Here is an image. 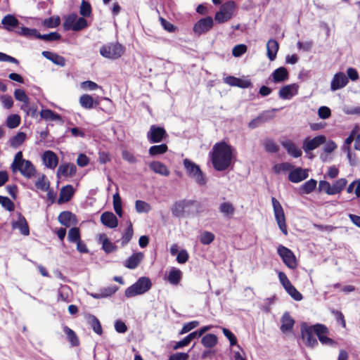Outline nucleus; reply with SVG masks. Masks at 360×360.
Segmentation results:
<instances>
[{"label":"nucleus","mask_w":360,"mask_h":360,"mask_svg":"<svg viewBox=\"0 0 360 360\" xmlns=\"http://www.w3.org/2000/svg\"><path fill=\"white\" fill-rule=\"evenodd\" d=\"M315 325L306 327L302 329V337L305 344L310 347H314L318 345L315 337Z\"/></svg>","instance_id":"nucleus-12"},{"label":"nucleus","mask_w":360,"mask_h":360,"mask_svg":"<svg viewBox=\"0 0 360 360\" xmlns=\"http://www.w3.org/2000/svg\"><path fill=\"white\" fill-rule=\"evenodd\" d=\"M70 292V288L69 286L66 285H62L58 290V301L69 302L70 301L69 299Z\"/></svg>","instance_id":"nucleus-42"},{"label":"nucleus","mask_w":360,"mask_h":360,"mask_svg":"<svg viewBox=\"0 0 360 360\" xmlns=\"http://www.w3.org/2000/svg\"><path fill=\"white\" fill-rule=\"evenodd\" d=\"M167 150L168 147L165 143L154 145L150 147L148 150V154L151 157H155L157 155L165 153Z\"/></svg>","instance_id":"nucleus-36"},{"label":"nucleus","mask_w":360,"mask_h":360,"mask_svg":"<svg viewBox=\"0 0 360 360\" xmlns=\"http://www.w3.org/2000/svg\"><path fill=\"white\" fill-rule=\"evenodd\" d=\"M278 43L274 39H269L266 44L267 56L271 61L276 58L278 51Z\"/></svg>","instance_id":"nucleus-32"},{"label":"nucleus","mask_w":360,"mask_h":360,"mask_svg":"<svg viewBox=\"0 0 360 360\" xmlns=\"http://www.w3.org/2000/svg\"><path fill=\"white\" fill-rule=\"evenodd\" d=\"M281 145L286 150L287 153L293 158H299L302 154L301 149L297 148L295 143L290 140L282 141Z\"/></svg>","instance_id":"nucleus-23"},{"label":"nucleus","mask_w":360,"mask_h":360,"mask_svg":"<svg viewBox=\"0 0 360 360\" xmlns=\"http://www.w3.org/2000/svg\"><path fill=\"white\" fill-rule=\"evenodd\" d=\"M271 202L274 213L275 219L277 222L279 229L286 236L288 235L287 226L285 222V216L283 209L279 201L274 197L271 198Z\"/></svg>","instance_id":"nucleus-6"},{"label":"nucleus","mask_w":360,"mask_h":360,"mask_svg":"<svg viewBox=\"0 0 360 360\" xmlns=\"http://www.w3.org/2000/svg\"><path fill=\"white\" fill-rule=\"evenodd\" d=\"M80 105L85 109H91L98 105V102L94 101L93 97L89 94H83L79 100Z\"/></svg>","instance_id":"nucleus-33"},{"label":"nucleus","mask_w":360,"mask_h":360,"mask_svg":"<svg viewBox=\"0 0 360 360\" xmlns=\"http://www.w3.org/2000/svg\"><path fill=\"white\" fill-rule=\"evenodd\" d=\"M26 135L24 132H18L11 139V146L16 148L21 145L25 140Z\"/></svg>","instance_id":"nucleus-51"},{"label":"nucleus","mask_w":360,"mask_h":360,"mask_svg":"<svg viewBox=\"0 0 360 360\" xmlns=\"http://www.w3.org/2000/svg\"><path fill=\"white\" fill-rule=\"evenodd\" d=\"M11 169L13 173L19 172L26 179H32L35 176L37 173L32 162L23 158L22 151H18L15 155Z\"/></svg>","instance_id":"nucleus-2"},{"label":"nucleus","mask_w":360,"mask_h":360,"mask_svg":"<svg viewBox=\"0 0 360 360\" xmlns=\"http://www.w3.org/2000/svg\"><path fill=\"white\" fill-rule=\"evenodd\" d=\"M77 168L74 164L66 163L60 165L57 170V177H71L76 173Z\"/></svg>","instance_id":"nucleus-17"},{"label":"nucleus","mask_w":360,"mask_h":360,"mask_svg":"<svg viewBox=\"0 0 360 360\" xmlns=\"http://www.w3.org/2000/svg\"><path fill=\"white\" fill-rule=\"evenodd\" d=\"M319 191H323L328 195H333L332 186L326 181H320L319 184Z\"/></svg>","instance_id":"nucleus-61"},{"label":"nucleus","mask_w":360,"mask_h":360,"mask_svg":"<svg viewBox=\"0 0 360 360\" xmlns=\"http://www.w3.org/2000/svg\"><path fill=\"white\" fill-rule=\"evenodd\" d=\"M40 116L42 119L45 120H51V121H60L61 117L60 115L54 112L51 110L45 109L42 110L40 112Z\"/></svg>","instance_id":"nucleus-37"},{"label":"nucleus","mask_w":360,"mask_h":360,"mask_svg":"<svg viewBox=\"0 0 360 360\" xmlns=\"http://www.w3.org/2000/svg\"><path fill=\"white\" fill-rule=\"evenodd\" d=\"M152 287L150 279L146 276L140 277L136 283L128 287L124 291L127 297H133L147 292Z\"/></svg>","instance_id":"nucleus-3"},{"label":"nucleus","mask_w":360,"mask_h":360,"mask_svg":"<svg viewBox=\"0 0 360 360\" xmlns=\"http://www.w3.org/2000/svg\"><path fill=\"white\" fill-rule=\"evenodd\" d=\"M77 15L76 13L70 14L65 20L63 22V28L65 30H73V27L76 22Z\"/></svg>","instance_id":"nucleus-48"},{"label":"nucleus","mask_w":360,"mask_h":360,"mask_svg":"<svg viewBox=\"0 0 360 360\" xmlns=\"http://www.w3.org/2000/svg\"><path fill=\"white\" fill-rule=\"evenodd\" d=\"M214 239V235L209 231H204L200 237V241L203 245L210 244Z\"/></svg>","instance_id":"nucleus-58"},{"label":"nucleus","mask_w":360,"mask_h":360,"mask_svg":"<svg viewBox=\"0 0 360 360\" xmlns=\"http://www.w3.org/2000/svg\"><path fill=\"white\" fill-rule=\"evenodd\" d=\"M63 331L67 335V338L70 342L72 346H77L79 345V340L75 331L66 326L63 327Z\"/></svg>","instance_id":"nucleus-45"},{"label":"nucleus","mask_w":360,"mask_h":360,"mask_svg":"<svg viewBox=\"0 0 360 360\" xmlns=\"http://www.w3.org/2000/svg\"><path fill=\"white\" fill-rule=\"evenodd\" d=\"M0 205L9 212H12L15 209L13 202L8 197L0 195Z\"/></svg>","instance_id":"nucleus-53"},{"label":"nucleus","mask_w":360,"mask_h":360,"mask_svg":"<svg viewBox=\"0 0 360 360\" xmlns=\"http://www.w3.org/2000/svg\"><path fill=\"white\" fill-rule=\"evenodd\" d=\"M42 160L44 165L50 169L56 167L58 159L55 153L51 150H46L42 155Z\"/></svg>","instance_id":"nucleus-20"},{"label":"nucleus","mask_w":360,"mask_h":360,"mask_svg":"<svg viewBox=\"0 0 360 360\" xmlns=\"http://www.w3.org/2000/svg\"><path fill=\"white\" fill-rule=\"evenodd\" d=\"M88 322L91 326L93 330L98 335H101L103 333V330L101 327V324L99 320L94 315H89L88 319Z\"/></svg>","instance_id":"nucleus-40"},{"label":"nucleus","mask_w":360,"mask_h":360,"mask_svg":"<svg viewBox=\"0 0 360 360\" xmlns=\"http://www.w3.org/2000/svg\"><path fill=\"white\" fill-rule=\"evenodd\" d=\"M183 164L187 174L193 179L199 186L206 184L207 178L198 165L187 158L184 160Z\"/></svg>","instance_id":"nucleus-4"},{"label":"nucleus","mask_w":360,"mask_h":360,"mask_svg":"<svg viewBox=\"0 0 360 360\" xmlns=\"http://www.w3.org/2000/svg\"><path fill=\"white\" fill-rule=\"evenodd\" d=\"M285 290L295 300L300 301L302 300V294L292 284Z\"/></svg>","instance_id":"nucleus-59"},{"label":"nucleus","mask_w":360,"mask_h":360,"mask_svg":"<svg viewBox=\"0 0 360 360\" xmlns=\"http://www.w3.org/2000/svg\"><path fill=\"white\" fill-rule=\"evenodd\" d=\"M124 51V49L120 44L110 43L103 45L100 49V54L104 58L115 60L120 58Z\"/></svg>","instance_id":"nucleus-5"},{"label":"nucleus","mask_w":360,"mask_h":360,"mask_svg":"<svg viewBox=\"0 0 360 360\" xmlns=\"http://www.w3.org/2000/svg\"><path fill=\"white\" fill-rule=\"evenodd\" d=\"M88 26L87 20L84 18H77L76 22L73 27V31L82 30Z\"/></svg>","instance_id":"nucleus-63"},{"label":"nucleus","mask_w":360,"mask_h":360,"mask_svg":"<svg viewBox=\"0 0 360 360\" xmlns=\"http://www.w3.org/2000/svg\"><path fill=\"white\" fill-rule=\"evenodd\" d=\"M233 148L226 142L217 143L212 148L211 160L217 171H224L231 165L233 159Z\"/></svg>","instance_id":"nucleus-1"},{"label":"nucleus","mask_w":360,"mask_h":360,"mask_svg":"<svg viewBox=\"0 0 360 360\" xmlns=\"http://www.w3.org/2000/svg\"><path fill=\"white\" fill-rule=\"evenodd\" d=\"M308 177V170L301 167L295 168L290 172L288 179L292 183H299Z\"/></svg>","instance_id":"nucleus-18"},{"label":"nucleus","mask_w":360,"mask_h":360,"mask_svg":"<svg viewBox=\"0 0 360 360\" xmlns=\"http://www.w3.org/2000/svg\"><path fill=\"white\" fill-rule=\"evenodd\" d=\"M113 207L116 214L121 217L122 216V200L118 193L113 195Z\"/></svg>","instance_id":"nucleus-50"},{"label":"nucleus","mask_w":360,"mask_h":360,"mask_svg":"<svg viewBox=\"0 0 360 360\" xmlns=\"http://www.w3.org/2000/svg\"><path fill=\"white\" fill-rule=\"evenodd\" d=\"M12 228L13 229H19L20 233L24 236L30 234V229L26 219L21 214H18V219L12 222Z\"/></svg>","instance_id":"nucleus-19"},{"label":"nucleus","mask_w":360,"mask_h":360,"mask_svg":"<svg viewBox=\"0 0 360 360\" xmlns=\"http://www.w3.org/2000/svg\"><path fill=\"white\" fill-rule=\"evenodd\" d=\"M58 219L62 225L70 227L75 220V215L69 211H63L60 212Z\"/></svg>","instance_id":"nucleus-31"},{"label":"nucleus","mask_w":360,"mask_h":360,"mask_svg":"<svg viewBox=\"0 0 360 360\" xmlns=\"http://www.w3.org/2000/svg\"><path fill=\"white\" fill-rule=\"evenodd\" d=\"M42 56L46 59L51 60L53 63L64 67L65 65V59L64 57L49 51H44L41 53Z\"/></svg>","instance_id":"nucleus-27"},{"label":"nucleus","mask_w":360,"mask_h":360,"mask_svg":"<svg viewBox=\"0 0 360 360\" xmlns=\"http://www.w3.org/2000/svg\"><path fill=\"white\" fill-rule=\"evenodd\" d=\"M14 97L17 101L23 103L21 105V109L22 110H26L27 105L29 104L30 99L25 91L21 89H16L14 91Z\"/></svg>","instance_id":"nucleus-34"},{"label":"nucleus","mask_w":360,"mask_h":360,"mask_svg":"<svg viewBox=\"0 0 360 360\" xmlns=\"http://www.w3.org/2000/svg\"><path fill=\"white\" fill-rule=\"evenodd\" d=\"M181 278V271L176 268H173L170 270L167 279L169 282L173 285H177Z\"/></svg>","instance_id":"nucleus-41"},{"label":"nucleus","mask_w":360,"mask_h":360,"mask_svg":"<svg viewBox=\"0 0 360 360\" xmlns=\"http://www.w3.org/2000/svg\"><path fill=\"white\" fill-rule=\"evenodd\" d=\"M149 168L155 173L162 176H168L170 174L169 170L165 165L159 161H153L149 164Z\"/></svg>","instance_id":"nucleus-28"},{"label":"nucleus","mask_w":360,"mask_h":360,"mask_svg":"<svg viewBox=\"0 0 360 360\" xmlns=\"http://www.w3.org/2000/svg\"><path fill=\"white\" fill-rule=\"evenodd\" d=\"M37 39H42L47 41H56L60 39V34L56 32H50L49 34H41L39 33Z\"/></svg>","instance_id":"nucleus-55"},{"label":"nucleus","mask_w":360,"mask_h":360,"mask_svg":"<svg viewBox=\"0 0 360 360\" xmlns=\"http://www.w3.org/2000/svg\"><path fill=\"white\" fill-rule=\"evenodd\" d=\"M16 32L22 36L27 37H35L37 39V35L39 34L38 31L36 29H31L26 27H21L19 28Z\"/></svg>","instance_id":"nucleus-44"},{"label":"nucleus","mask_w":360,"mask_h":360,"mask_svg":"<svg viewBox=\"0 0 360 360\" xmlns=\"http://www.w3.org/2000/svg\"><path fill=\"white\" fill-rule=\"evenodd\" d=\"M236 4L234 1H229L221 5L219 11L215 13L214 20L218 23L229 21L233 15Z\"/></svg>","instance_id":"nucleus-7"},{"label":"nucleus","mask_w":360,"mask_h":360,"mask_svg":"<svg viewBox=\"0 0 360 360\" xmlns=\"http://www.w3.org/2000/svg\"><path fill=\"white\" fill-rule=\"evenodd\" d=\"M117 287L115 285L102 288L98 292L91 293L90 295L95 299H101L110 297L116 292Z\"/></svg>","instance_id":"nucleus-30"},{"label":"nucleus","mask_w":360,"mask_h":360,"mask_svg":"<svg viewBox=\"0 0 360 360\" xmlns=\"http://www.w3.org/2000/svg\"><path fill=\"white\" fill-rule=\"evenodd\" d=\"M195 203V201L191 200H183L176 202L172 207V213L174 217H181L184 215L186 209Z\"/></svg>","instance_id":"nucleus-13"},{"label":"nucleus","mask_w":360,"mask_h":360,"mask_svg":"<svg viewBox=\"0 0 360 360\" xmlns=\"http://www.w3.org/2000/svg\"><path fill=\"white\" fill-rule=\"evenodd\" d=\"M102 224L110 229L117 226L118 221L116 216L111 212H105L101 216Z\"/></svg>","instance_id":"nucleus-22"},{"label":"nucleus","mask_w":360,"mask_h":360,"mask_svg":"<svg viewBox=\"0 0 360 360\" xmlns=\"http://www.w3.org/2000/svg\"><path fill=\"white\" fill-rule=\"evenodd\" d=\"M317 181L313 179L306 181L301 186V190L305 194L311 193L316 187Z\"/></svg>","instance_id":"nucleus-49"},{"label":"nucleus","mask_w":360,"mask_h":360,"mask_svg":"<svg viewBox=\"0 0 360 360\" xmlns=\"http://www.w3.org/2000/svg\"><path fill=\"white\" fill-rule=\"evenodd\" d=\"M264 146L268 153H275L279 150L278 146L272 139L265 140Z\"/></svg>","instance_id":"nucleus-54"},{"label":"nucleus","mask_w":360,"mask_h":360,"mask_svg":"<svg viewBox=\"0 0 360 360\" xmlns=\"http://www.w3.org/2000/svg\"><path fill=\"white\" fill-rule=\"evenodd\" d=\"M281 330L283 333H286L288 331H290L294 326L295 321L290 316L288 312H285L281 317Z\"/></svg>","instance_id":"nucleus-29"},{"label":"nucleus","mask_w":360,"mask_h":360,"mask_svg":"<svg viewBox=\"0 0 360 360\" xmlns=\"http://www.w3.org/2000/svg\"><path fill=\"white\" fill-rule=\"evenodd\" d=\"M277 252L281 257L284 264L290 269H293L296 267V259L293 252L288 248L280 245L278 247Z\"/></svg>","instance_id":"nucleus-9"},{"label":"nucleus","mask_w":360,"mask_h":360,"mask_svg":"<svg viewBox=\"0 0 360 360\" xmlns=\"http://www.w3.org/2000/svg\"><path fill=\"white\" fill-rule=\"evenodd\" d=\"M81 88L85 91H94L101 88L96 82L92 81H85L81 83Z\"/></svg>","instance_id":"nucleus-64"},{"label":"nucleus","mask_w":360,"mask_h":360,"mask_svg":"<svg viewBox=\"0 0 360 360\" xmlns=\"http://www.w3.org/2000/svg\"><path fill=\"white\" fill-rule=\"evenodd\" d=\"M315 333L318 337L319 341L323 345H333L335 342L330 338H328L326 335L328 333V328L323 324H315Z\"/></svg>","instance_id":"nucleus-16"},{"label":"nucleus","mask_w":360,"mask_h":360,"mask_svg":"<svg viewBox=\"0 0 360 360\" xmlns=\"http://www.w3.org/2000/svg\"><path fill=\"white\" fill-rule=\"evenodd\" d=\"M79 13L83 17L90 16L91 13V7L90 4L83 0L80 6Z\"/></svg>","instance_id":"nucleus-60"},{"label":"nucleus","mask_w":360,"mask_h":360,"mask_svg":"<svg viewBox=\"0 0 360 360\" xmlns=\"http://www.w3.org/2000/svg\"><path fill=\"white\" fill-rule=\"evenodd\" d=\"M60 20L58 16L51 17L44 20V25L49 28H54L60 25Z\"/></svg>","instance_id":"nucleus-57"},{"label":"nucleus","mask_w":360,"mask_h":360,"mask_svg":"<svg viewBox=\"0 0 360 360\" xmlns=\"http://www.w3.org/2000/svg\"><path fill=\"white\" fill-rule=\"evenodd\" d=\"M20 123V117L18 115H11L7 117L6 125L10 129L17 127Z\"/></svg>","instance_id":"nucleus-52"},{"label":"nucleus","mask_w":360,"mask_h":360,"mask_svg":"<svg viewBox=\"0 0 360 360\" xmlns=\"http://www.w3.org/2000/svg\"><path fill=\"white\" fill-rule=\"evenodd\" d=\"M271 76L274 83H281L286 81L288 79L289 75L285 68L280 67L276 69Z\"/></svg>","instance_id":"nucleus-25"},{"label":"nucleus","mask_w":360,"mask_h":360,"mask_svg":"<svg viewBox=\"0 0 360 360\" xmlns=\"http://www.w3.org/2000/svg\"><path fill=\"white\" fill-rule=\"evenodd\" d=\"M100 240L102 243L103 249L106 253L112 252L116 249L115 245L105 235L101 236Z\"/></svg>","instance_id":"nucleus-46"},{"label":"nucleus","mask_w":360,"mask_h":360,"mask_svg":"<svg viewBox=\"0 0 360 360\" xmlns=\"http://www.w3.org/2000/svg\"><path fill=\"white\" fill-rule=\"evenodd\" d=\"M326 136L323 135H319L311 139H305L303 141V150L306 153L315 150L321 145L326 143Z\"/></svg>","instance_id":"nucleus-11"},{"label":"nucleus","mask_w":360,"mask_h":360,"mask_svg":"<svg viewBox=\"0 0 360 360\" xmlns=\"http://www.w3.org/2000/svg\"><path fill=\"white\" fill-rule=\"evenodd\" d=\"M219 210L224 217L231 219L235 212V207L232 203L225 202L219 205Z\"/></svg>","instance_id":"nucleus-35"},{"label":"nucleus","mask_w":360,"mask_h":360,"mask_svg":"<svg viewBox=\"0 0 360 360\" xmlns=\"http://www.w3.org/2000/svg\"><path fill=\"white\" fill-rule=\"evenodd\" d=\"M135 207L138 213H148L151 210L150 204L141 200L136 201Z\"/></svg>","instance_id":"nucleus-47"},{"label":"nucleus","mask_w":360,"mask_h":360,"mask_svg":"<svg viewBox=\"0 0 360 360\" xmlns=\"http://www.w3.org/2000/svg\"><path fill=\"white\" fill-rule=\"evenodd\" d=\"M68 238L72 243H77L80 240L79 229L77 227L71 228L69 230Z\"/></svg>","instance_id":"nucleus-56"},{"label":"nucleus","mask_w":360,"mask_h":360,"mask_svg":"<svg viewBox=\"0 0 360 360\" xmlns=\"http://www.w3.org/2000/svg\"><path fill=\"white\" fill-rule=\"evenodd\" d=\"M214 25V20L212 17L207 16L199 20L193 26V32L200 36L209 32Z\"/></svg>","instance_id":"nucleus-10"},{"label":"nucleus","mask_w":360,"mask_h":360,"mask_svg":"<svg viewBox=\"0 0 360 360\" xmlns=\"http://www.w3.org/2000/svg\"><path fill=\"white\" fill-rule=\"evenodd\" d=\"M347 184V180L345 178H341L333 182L332 185L333 195L340 193L343 191Z\"/></svg>","instance_id":"nucleus-39"},{"label":"nucleus","mask_w":360,"mask_h":360,"mask_svg":"<svg viewBox=\"0 0 360 360\" xmlns=\"http://www.w3.org/2000/svg\"><path fill=\"white\" fill-rule=\"evenodd\" d=\"M1 24L5 30L11 32L18 27L20 22L14 15L8 14L1 20Z\"/></svg>","instance_id":"nucleus-24"},{"label":"nucleus","mask_w":360,"mask_h":360,"mask_svg":"<svg viewBox=\"0 0 360 360\" xmlns=\"http://www.w3.org/2000/svg\"><path fill=\"white\" fill-rule=\"evenodd\" d=\"M201 342L204 347L207 348H212L217 345V337L214 334H207L202 337Z\"/></svg>","instance_id":"nucleus-38"},{"label":"nucleus","mask_w":360,"mask_h":360,"mask_svg":"<svg viewBox=\"0 0 360 360\" xmlns=\"http://www.w3.org/2000/svg\"><path fill=\"white\" fill-rule=\"evenodd\" d=\"M73 195L74 188L72 185H67L63 186L60 191L58 203L60 205L68 202L70 200Z\"/></svg>","instance_id":"nucleus-26"},{"label":"nucleus","mask_w":360,"mask_h":360,"mask_svg":"<svg viewBox=\"0 0 360 360\" xmlns=\"http://www.w3.org/2000/svg\"><path fill=\"white\" fill-rule=\"evenodd\" d=\"M299 86L291 84L282 86L278 91V96L283 100H290L297 94Z\"/></svg>","instance_id":"nucleus-15"},{"label":"nucleus","mask_w":360,"mask_h":360,"mask_svg":"<svg viewBox=\"0 0 360 360\" xmlns=\"http://www.w3.org/2000/svg\"><path fill=\"white\" fill-rule=\"evenodd\" d=\"M34 184L37 189L42 191H46L50 188V183L46 179V177L44 174H41L40 176H39Z\"/></svg>","instance_id":"nucleus-43"},{"label":"nucleus","mask_w":360,"mask_h":360,"mask_svg":"<svg viewBox=\"0 0 360 360\" xmlns=\"http://www.w3.org/2000/svg\"><path fill=\"white\" fill-rule=\"evenodd\" d=\"M349 82L348 77L342 72H337L334 75L330 82V89L335 91L345 87Z\"/></svg>","instance_id":"nucleus-14"},{"label":"nucleus","mask_w":360,"mask_h":360,"mask_svg":"<svg viewBox=\"0 0 360 360\" xmlns=\"http://www.w3.org/2000/svg\"><path fill=\"white\" fill-rule=\"evenodd\" d=\"M144 255L139 252L134 253L124 262V266L129 269H136L143 259Z\"/></svg>","instance_id":"nucleus-21"},{"label":"nucleus","mask_w":360,"mask_h":360,"mask_svg":"<svg viewBox=\"0 0 360 360\" xmlns=\"http://www.w3.org/2000/svg\"><path fill=\"white\" fill-rule=\"evenodd\" d=\"M267 120V118L265 117L264 116V114H262L258 117H257L255 119L251 120L249 124H248V127L250 128V129H255L257 128V127H259V125L263 122H264L265 121Z\"/></svg>","instance_id":"nucleus-62"},{"label":"nucleus","mask_w":360,"mask_h":360,"mask_svg":"<svg viewBox=\"0 0 360 360\" xmlns=\"http://www.w3.org/2000/svg\"><path fill=\"white\" fill-rule=\"evenodd\" d=\"M167 136L165 129L163 127L155 124L150 126L146 134V137L149 143H156L163 141Z\"/></svg>","instance_id":"nucleus-8"}]
</instances>
